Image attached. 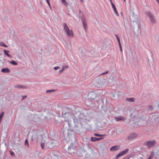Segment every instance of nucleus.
<instances>
[{"instance_id":"nucleus-44","label":"nucleus","mask_w":159,"mask_h":159,"mask_svg":"<svg viewBox=\"0 0 159 159\" xmlns=\"http://www.w3.org/2000/svg\"><path fill=\"white\" fill-rule=\"evenodd\" d=\"M71 146H70V147H68V150H69L70 149H71Z\"/></svg>"},{"instance_id":"nucleus-32","label":"nucleus","mask_w":159,"mask_h":159,"mask_svg":"<svg viewBox=\"0 0 159 159\" xmlns=\"http://www.w3.org/2000/svg\"><path fill=\"white\" fill-rule=\"evenodd\" d=\"M152 157H153V155L151 154L148 157V159H152Z\"/></svg>"},{"instance_id":"nucleus-37","label":"nucleus","mask_w":159,"mask_h":159,"mask_svg":"<svg viewBox=\"0 0 159 159\" xmlns=\"http://www.w3.org/2000/svg\"><path fill=\"white\" fill-rule=\"evenodd\" d=\"M64 70V68H62V69L61 70H60L59 71V73H61Z\"/></svg>"},{"instance_id":"nucleus-53","label":"nucleus","mask_w":159,"mask_h":159,"mask_svg":"<svg viewBox=\"0 0 159 159\" xmlns=\"http://www.w3.org/2000/svg\"><path fill=\"white\" fill-rule=\"evenodd\" d=\"M124 2H126V0H124Z\"/></svg>"},{"instance_id":"nucleus-1","label":"nucleus","mask_w":159,"mask_h":159,"mask_svg":"<svg viewBox=\"0 0 159 159\" xmlns=\"http://www.w3.org/2000/svg\"><path fill=\"white\" fill-rule=\"evenodd\" d=\"M97 95L93 92H92L89 93V99H91V100L89 101V100H87L85 101L86 105L87 106H89L92 104L93 103V100L96 97Z\"/></svg>"},{"instance_id":"nucleus-8","label":"nucleus","mask_w":159,"mask_h":159,"mask_svg":"<svg viewBox=\"0 0 159 159\" xmlns=\"http://www.w3.org/2000/svg\"><path fill=\"white\" fill-rule=\"evenodd\" d=\"M150 116L152 117V119H153L156 121H158L159 120V115L152 114L150 115Z\"/></svg>"},{"instance_id":"nucleus-49","label":"nucleus","mask_w":159,"mask_h":159,"mask_svg":"<svg viewBox=\"0 0 159 159\" xmlns=\"http://www.w3.org/2000/svg\"><path fill=\"white\" fill-rule=\"evenodd\" d=\"M109 1H110V2L111 3V2H112V0H109Z\"/></svg>"},{"instance_id":"nucleus-39","label":"nucleus","mask_w":159,"mask_h":159,"mask_svg":"<svg viewBox=\"0 0 159 159\" xmlns=\"http://www.w3.org/2000/svg\"><path fill=\"white\" fill-rule=\"evenodd\" d=\"M118 44H119V47H121V44L120 41H119V42H118Z\"/></svg>"},{"instance_id":"nucleus-6","label":"nucleus","mask_w":159,"mask_h":159,"mask_svg":"<svg viewBox=\"0 0 159 159\" xmlns=\"http://www.w3.org/2000/svg\"><path fill=\"white\" fill-rule=\"evenodd\" d=\"M73 120L74 123L75 124V128L77 127L79 124H80V125H82V123L81 122L80 120V119H78L76 118H73Z\"/></svg>"},{"instance_id":"nucleus-28","label":"nucleus","mask_w":159,"mask_h":159,"mask_svg":"<svg viewBox=\"0 0 159 159\" xmlns=\"http://www.w3.org/2000/svg\"><path fill=\"white\" fill-rule=\"evenodd\" d=\"M108 73V70H106L105 71V72L102 73L101 74V75H104L106 74H107Z\"/></svg>"},{"instance_id":"nucleus-41","label":"nucleus","mask_w":159,"mask_h":159,"mask_svg":"<svg viewBox=\"0 0 159 159\" xmlns=\"http://www.w3.org/2000/svg\"><path fill=\"white\" fill-rule=\"evenodd\" d=\"M116 39L117 40L118 42L120 41V38L119 37H117Z\"/></svg>"},{"instance_id":"nucleus-34","label":"nucleus","mask_w":159,"mask_h":159,"mask_svg":"<svg viewBox=\"0 0 159 159\" xmlns=\"http://www.w3.org/2000/svg\"><path fill=\"white\" fill-rule=\"evenodd\" d=\"M111 5H112V7H113V9L115 8H116V7L114 4L112 2H111Z\"/></svg>"},{"instance_id":"nucleus-14","label":"nucleus","mask_w":159,"mask_h":159,"mask_svg":"<svg viewBox=\"0 0 159 159\" xmlns=\"http://www.w3.org/2000/svg\"><path fill=\"white\" fill-rule=\"evenodd\" d=\"M55 144L54 141H52L49 144L48 147L50 148H52L55 146Z\"/></svg>"},{"instance_id":"nucleus-13","label":"nucleus","mask_w":159,"mask_h":159,"mask_svg":"<svg viewBox=\"0 0 159 159\" xmlns=\"http://www.w3.org/2000/svg\"><path fill=\"white\" fill-rule=\"evenodd\" d=\"M1 71L4 73H8L10 72V70L8 68H3L1 70Z\"/></svg>"},{"instance_id":"nucleus-2","label":"nucleus","mask_w":159,"mask_h":159,"mask_svg":"<svg viewBox=\"0 0 159 159\" xmlns=\"http://www.w3.org/2000/svg\"><path fill=\"white\" fill-rule=\"evenodd\" d=\"M63 26L64 32L66 33L67 36L69 37L73 38L74 36L73 31L72 30H70L66 23H64Z\"/></svg>"},{"instance_id":"nucleus-38","label":"nucleus","mask_w":159,"mask_h":159,"mask_svg":"<svg viewBox=\"0 0 159 159\" xmlns=\"http://www.w3.org/2000/svg\"><path fill=\"white\" fill-rule=\"evenodd\" d=\"M54 90H47L46 91V93H49V92H53V91H54Z\"/></svg>"},{"instance_id":"nucleus-35","label":"nucleus","mask_w":159,"mask_h":159,"mask_svg":"<svg viewBox=\"0 0 159 159\" xmlns=\"http://www.w3.org/2000/svg\"><path fill=\"white\" fill-rule=\"evenodd\" d=\"M60 68L59 66H56V67H55L54 68V70H57L58 69H59Z\"/></svg>"},{"instance_id":"nucleus-18","label":"nucleus","mask_w":159,"mask_h":159,"mask_svg":"<svg viewBox=\"0 0 159 159\" xmlns=\"http://www.w3.org/2000/svg\"><path fill=\"white\" fill-rule=\"evenodd\" d=\"M129 151V149L126 148L125 150L121 152H120L122 155L123 156L126 154Z\"/></svg>"},{"instance_id":"nucleus-26","label":"nucleus","mask_w":159,"mask_h":159,"mask_svg":"<svg viewBox=\"0 0 159 159\" xmlns=\"http://www.w3.org/2000/svg\"><path fill=\"white\" fill-rule=\"evenodd\" d=\"M94 135H95L96 136H99V137H101L103 136V135L102 134H98V133H95L94 134Z\"/></svg>"},{"instance_id":"nucleus-17","label":"nucleus","mask_w":159,"mask_h":159,"mask_svg":"<svg viewBox=\"0 0 159 159\" xmlns=\"http://www.w3.org/2000/svg\"><path fill=\"white\" fill-rule=\"evenodd\" d=\"M3 52L8 57L10 58H11V56L8 54V53L9 52V51H7L6 50H3Z\"/></svg>"},{"instance_id":"nucleus-50","label":"nucleus","mask_w":159,"mask_h":159,"mask_svg":"<svg viewBox=\"0 0 159 159\" xmlns=\"http://www.w3.org/2000/svg\"><path fill=\"white\" fill-rule=\"evenodd\" d=\"M158 107H159V101L158 102Z\"/></svg>"},{"instance_id":"nucleus-29","label":"nucleus","mask_w":159,"mask_h":159,"mask_svg":"<svg viewBox=\"0 0 159 159\" xmlns=\"http://www.w3.org/2000/svg\"><path fill=\"white\" fill-rule=\"evenodd\" d=\"M62 68H64V70H65V69L67 68L68 67V66L67 65H64L62 66Z\"/></svg>"},{"instance_id":"nucleus-23","label":"nucleus","mask_w":159,"mask_h":159,"mask_svg":"<svg viewBox=\"0 0 159 159\" xmlns=\"http://www.w3.org/2000/svg\"><path fill=\"white\" fill-rule=\"evenodd\" d=\"M114 9V12H115V14L117 16H119V14L116 10V8L113 9Z\"/></svg>"},{"instance_id":"nucleus-10","label":"nucleus","mask_w":159,"mask_h":159,"mask_svg":"<svg viewBox=\"0 0 159 159\" xmlns=\"http://www.w3.org/2000/svg\"><path fill=\"white\" fill-rule=\"evenodd\" d=\"M103 139V137L98 138L95 137H91L90 140L92 142H94L96 141H99Z\"/></svg>"},{"instance_id":"nucleus-52","label":"nucleus","mask_w":159,"mask_h":159,"mask_svg":"<svg viewBox=\"0 0 159 159\" xmlns=\"http://www.w3.org/2000/svg\"><path fill=\"white\" fill-rule=\"evenodd\" d=\"M134 59H135V58H133V60H134Z\"/></svg>"},{"instance_id":"nucleus-43","label":"nucleus","mask_w":159,"mask_h":159,"mask_svg":"<svg viewBox=\"0 0 159 159\" xmlns=\"http://www.w3.org/2000/svg\"><path fill=\"white\" fill-rule=\"evenodd\" d=\"M120 50L121 51V52H122V47H120Z\"/></svg>"},{"instance_id":"nucleus-51","label":"nucleus","mask_w":159,"mask_h":159,"mask_svg":"<svg viewBox=\"0 0 159 159\" xmlns=\"http://www.w3.org/2000/svg\"><path fill=\"white\" fill-rule=\"evenodd\" d=\"M67 114V113H64V115H65L66 114Z\"/></svg>"},{"instance_id":"nucleus-7","label":"nucleus","mask_w":159,"mask_h":159,"mask_svg":"<svg viewBox=\"0 0 159 159\" xmlns=\"http://www.w3.org/2000/svg\"><path fill=\"white\" fill-rule=\"evenodd\" d=\"M138 135L136 133H132L130 134L128 137V140H131L137 137Z\"/></svg>"},{"instance_id":"nucleus-25","label":"nucleus","mask_w":159,"mask_h":159,"mask_svg":"<svg viewBox=\"0 0 159 159\" xmlns=\"http://www.w3.org/2000/svg\"><path fill=\"white\" fill-rule=\"evenodd\" d=\"M25 143L26 145H27L28 147L29 148V144L28 141L27 139H26L25 140Z\"/></svg>"},{"instance_id":"nucleus-19","label":"nucleus","mask_w":159,"mask_h":159,"mask_svg":"<svg viewBox=\"0 0 159 159\" xmlns=\"http://www.w3.org/2000/svg\"><path fill=\"white\" fill-rule=\"evenodd\" d=\"M8 62L14 66H17L18 64V63L14 60H12L11 61H9Z\"/></svg>"},{"instance_id":"nucleus-21","label":"nucleus","mask_w":159,"mask_h":159,"mask_svg":"<svg viewBox=\"0 0 159 159\" xmlns=\"http://www.w3.org/2000/svg\"><path fill=\"white\" fill-rule=\"evenodd\" d=\"M0 46H2L5 47H7V46L3 42H0Z\"/></svg>"},{"instance_id":"nucleus-33","label":"nucleus","mask_w":159,"mask_h":159,"mask_svg":"<svg viewBox=\"0 0 159 159\" xmlns=\"http://www.w3.org/2000/svg\"><path fill=\"white\" fill-rule=\"evenodd\" d=\"M27 97V96L26 95L23 96L22 97V98L21 100H23L24 99H25V98H26Z\"/></svg>"},{"instance_id":"nucleus-16","label":"nucleus","mask_w":159,"mask_h":159,"mask_svg":"<svg viewBox=\"0 0 159 159\" xmlns=\"http://www.w3.org/2000/svg\"><path fill=\"white\" fill-rule=\"evenodd\" d=\"M126 100L129 101L130 102H135V99L134 98H127Z\"/></svg>"},{"instance_id":"nucleus-15","label":"nucleus","mask_w":159,"mask_h":159,"mask_svg":"<svg viewBox=\"0 0 159 159\" xmlns=\"http://www.w3.org/2000/svg\"><path fill=\"white\" fill-rule=\"evenodd\" d=\"M136 20H133V21L134 22L136 23V24H137L138 25V30H139L140 26V25H139V21L138 20V18H136Z\"/></svg>"},{"instance_id":"nucleus-36","label":"nucleus","mask_w":159,"mask_h":159,"mask_svg":"<svg viewBox=\"0 0 159 159\" xmlns=\"http://www.w3.org/2000/svg\"><path fill=\"white\" fill-rule=\"evenodd\" d=\"M46 1L47 2L48 4L49 5V6L50 7V4L49 2V0H46Z\"/></svg>"},{"instance_id":"nucleus-31","label":"nucleus","mask_w":159,"mask_h":159,"mask_svg":"<svg viewBox=\"0 0 159 159\" xmlns=\"http://www.w3.org/2000/svg\"><path fill=\"white\" fill-rule=\"evenodd\" d=\"M64 121H66V122H67L68 123V126L69 127H70V122H69V121L68 120H64Z\"/></svg>"},{"instance_id":"nucleus-4","label":"nucleus","mask_w":159,"mask_h":159,"mask_svg":"<svg viewBox=\"0 0 159 159\" xmlns=\"http://www.w3.org/2000/svg\"><path fill=\"white\" fill-rule=\"evenodd\" d=\"M146 14L147 16H149L151 22L152 24L156 23V20L154 15L150 11H148L146 12Z\"/></svg>"},{"instance_id":"nucleus-46","label":"nucleus","mask_w":159,"mask_h":159,"mask_svg":"<svg viewBox=\"0 0 159 159\" xmlns=\"http://www.w3.org/2000/svg\"><path fill=\"white\" fill-rule=\"evenodd\" d=\"M133 18H134H134L135 17V18H136L137 17V16H133Z\"/></svg>"},{"instance_id":"nucleus-45","label":"nucleus","mask_w":159,"mask_h":159,"mask_svg":"<svg viewBox=\"0 0 159 159\" xmlns=\"http://www.w3.org/2000/svg\"><path fill=\"white\" fill-rule=\"evenodd\" d=\"M157 2V3L159 5V0H156Z\"/></svg>"},{"instance_id":"nucleus-20","label":"nucleus","mask_w":159,"mask_h":159,"mask_svg":"<svg viewBox=\"0 0 159 159\" xmlns=\"http://www.w3.org/2000/svg\"><path fill=\"white\" fill-rule=\"evenodd\" d=\"M62 3L65 5L67 6L68 3L65 0H61Z\"/></svg>"},{"instance_id":"nucleus-27","label":"nucleus","mask_w":159,"mask_h":159,"mask_svg":"<svg viewBox=\"0 0 159 159\" xmlns=\"http://www.w3.org/2000/svg\"><path fill=\"white\" fill-rule=\"evenodd\" d=\"M44 143H42L41 144V148L43 149H44Z\"/></svg>"},{"instance_id":"nucleus-48","label":"nucleus","mask_w":159,"mask_h":159,"mask_svg":"<svg viewBox=\"0 0 159 159\" xmlns=\"http://www.w3.org/2000/svg\"><path fill=\"white\" fill-rule=\"evenodd\" d=\"M109 1H110V2L111 3V2H112V0H109Z\"/></svg>"},{"instance_id":"nucleus-22","label":"nucleus","mask_w":159,"mask_h":159,"mask_svg":"<svg viewBox=\"0 0 159 159\" xmlns=\"http://www.w3.org/2000/svg\"><path fill=\"white\" fill-rule=\"evenodd\" d=\"M122 156L120 152L118 155H116L115 157V159H118L120 157Z\"/></svg>"},{"instance_id":"nucleus-54","label":"nucleus","mask_w":159,"mask_h":159,"mask_svg":"<svg viewBox=\"0 0 159 159\" xmlns=\"http://www.w3.org/2000/svg\"><path fill=\"white\" fill-rule=\"evenodd\" d=\"M63 116H63V115H62V117H63Z\"/></svg>"},{"instance_id":"nucleus-30","label":"nucleus","mask_w":159,"mask_h":159,"mask_svg":"<svg viewBox=\"0 0 159 159\" xmlns=\"http://www.w3.org/2000/svg\"><path fill=\"white\" fill-rule=\"evenodd\" d=\"M10 154L12 156H14L15 155V153L14 152L12 151H10Z\"/></svg>"},{"instance_id":"nucleus-47","label":"nucleus","mask_w":159,"mask_h":159,"mask_svg":"<svg viewBox=\"0 0 159 159\" xmlns=\"http://www.w3.org/2000/svg\"><path fill=\"white\" fill-rule=\"evenodd\" d=\"M115 36H116V38H117V37H119L117 35H116V34H115Z\"/></svg>"},{"instance_id":"nucleus-24","label":"nucleus","mask_w":159,"mask_h":159,"mask_svg":"<svg viewBox=\"0 0 159 159\" xmlns=\"http://www.w3.org/2000/svg\"><path fill=\"white\" fill-rule=\"evenodd\" d=\"M152 106H149L148 107V110L149 111H152L153 110Z\"/></svg>"},{"instance_id":"nucleus-12","label":"nucleus","mask_w":159,"mask_h":159,"mask_svg":"<svg viewBox=\"0 0 159 159\" xmlns=\"http://www.w3.org/2000/svg\"><path fill=\"white\" fill-rule=\"evenodd\" d=\"M14 87L18 89H28L29 87L27 86H25L22 85H17L14 86Z\"/></svg>"},{"instance_id":"nucleus-3","label":"nucleus","mask_w":159,"mask_h":159,"mask_svg":"<svg viewBox=\"0 0 159 159\" xmlns=\"http://www.w3.org/2000/svg\"><path fill=\"white\" fill-rule=\"evenodd\" d=\"M156 143L157 142L156 140H153L145 142L143 143V145L149 149L154 147Z\"/></svg>"},{"instance_id":"nucleus-42","label":"nucleus","mask_w":159,"mask_h":159,"mask_svg":"<svg viewBox=\"0 0 159 159\" xmlns=\"http://www.w3.org/2000/svg\"><path fill=\"white\" fill-rule=\"evenodd\" d=\"M80 2L82 3H83L84 2V0H80Z\"/></svg>"},{"instance_id":"nucleus-9","label":"nucleus","mask_w":159,"mask_h":159,"mask_svg":"<svg viewBox=\"0 0 159 159\" xmlns=\"http://www.w3.org/2000/svg\"><path fill=\"white\" fill-rule=\"evenodd\" d=\"M120 148V146L119 145H116L113 146L111 147L110 148V150L113 152H114L118 150Z\"/></svg>"},{"instance_id":"nucleus-5","label":"nucleus","mask_w":159,"mask_h":159,"mask_svg":"<svg viewBox=\"0 0 159 159\" xmlns=\"http://www.w3.org/2000/svg\"><path fill=\"white\" fill-rule=\"evenodd\" d=\"M80 13H81L82 14V16L81 17V20L82 22V23L83 25V26L84 30H86L87 28V25H86V20L84 16L83 13L80 10Z\"/></svg>"},{"instance_id":"nucleus-11","label":"nucleus","mask_w":159,"mask_h":159,"mask_svg":"<svg viewBox=\"0 0 159 159\" xmlns=\"http://www.w3.org/2000/svg\"><path fill=\"white\" fill-rule=\"evenodd\" d=\"M115 120L117 121L120 120L124 121L126 119V118L125 117H123L121 116H120L118 117H115Z\"/></svg>"},{"instance_id":"nucleus-40","label":"nucleus","mask_w":159,"mask_h":159,"mask_svg":"<svg viewBox=\"0 0 159 159\" xmlns=\"http://www.w3.org/2000/svg\"><path fill=\"white\" fill-rule=\"evenodd\" d=\"M118 44H119V47H121V44L120 41H119V42H118Z\"/></svg>"}]
</instances>
